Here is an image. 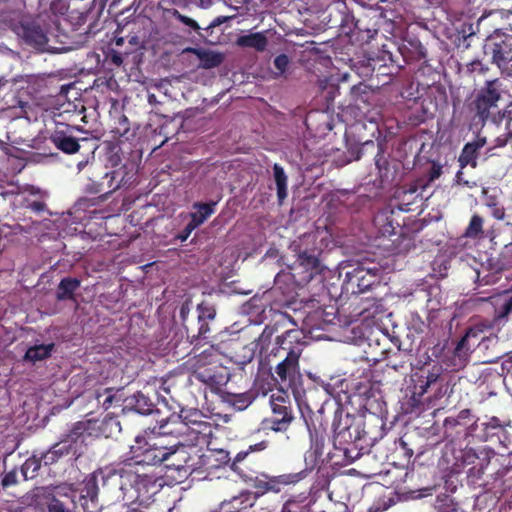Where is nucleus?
<instances>
[{"label":"nucleus","mask_w":512,"mask_h":512,"mask_svg":"<svg viewBox=\"0 0 512 512\" xmlns=\"http://www.w3.org/2000/svg\"><path fill=\"white\" fill-rule=\"evenodd\" d=\"M362 426L361 422L353 421L342 428L337 426L334 429V448L329 453V459L334 465L346 466L369 452L375 438Z\"/></svg>","instance_id":"f257e3e1"},{"label":"nucleus","mask_w":512,"mask_h":512,"mask_svg":"<svg viewBox=\"0 0 512 512\" xmlns=\"http://www.w3.org/2000/svg\"><path fill=\"white\" fill-rule=\"evenodd\" d=\"M502 88L503 82L496 78L487 80L473 93L466 107L475 125L483 127L488 121L498 125L504 120L506 113L501 112L498 105L502 98Z\"/></svg>","instance_id":"f03ea898"},{"label":"nucleus","mask_w":512,"mask_h":512,"mask_svg":"<svg viewBox=\"0 0 512 512\" xmlns=\"http://www.w3.org/2000/svg\"><path fill=\"white\" fill-rule=\"evenodd\" d=\"M102 479L103 489H108L110 486H117L124 495L129 490H134L136 499L149 498L151 495L156 494L161 487V484L158 483V480L154 476L133 471L130 464L118 471H109L106 475L102 476Z\"/></svg>","instance_id":"7ed1b4c3"},{"label":"nucleus","mask_w":512,"mask_h":512,"mask_svg":"<svg viewBox=\"0 0 512 512\" xmlns=\"http://www.w3.org/2000/svg\"><path fill=\"white\" fill-rule=\"evenodd\" d=\"M272 334L273 329L267 326L256 341V349H259L260 355H264L269 363L272 362V358L292 357V353L296 357H301L306 344L301 330L289 329L278 335L272 348L269 349L268 345L271 342Z\"/></svg>","instance_id":"20e7f679"},{"label":"nucleus","mask_w":512,"mask_h":512,"mask_svg":"<svg viewBox=\"0 0 512 512\" xmlns=\"http://www.w3.org/2000/svg\"><path fill=\"white\" fill-rule=\"evenodd\" d=\"M192 368V377L213 391L219 390L229 380L226 367L222 364V354L213 345L194 356Z\"/></svg>","instance_id":"39448f33"},{"label":"nucleus","mask_w":512,"mask_h":512,"mask_svg":"<svg viewBox=\"0 0 512 512\" xmlns=\"http://www.w3.org/2000/svg\"><path fill=\"white\" fill-rule=\"evenodd\" d=\"M85 110L84 106L77 111L76 106L69 103L67 108L56 113L54 116L55 128L51 132L50 141L61 152L75 154L80 149V139L74 136V131H80L75 123V118L81 116Z\"/></svg>","instance_id":"423d86ee"},{"label":"nucleus","mask_w":512,"mask_h":512,"mask_svg":"<svg viewBox=\"0 0 512 512\" xmlns=\"http://www.w3.org/2000/svg\"><path fill=\"white\" fill-rule=\"evenodd\" d=\"M300 357H296L292 353V357L285 356L283 358H272L278 360L275 365V381L280 385L282 392L284 389L290 390L297 401L308 406V394L312 392L311 389H306L304 385V378L300 371L299 364Z\"/></svg>","instance_id":"0eeeda50"},{"label":"nucleus","mask_w":512,"mask_h":512,"mask_svg":"<svg viewBox=\"0 0 512 512\" xmlns=\"http://www.w3.org/2000/svg\"><path fill=\"white\" fill-rule=\"evenodd\" d=\"M87 430L88 424L85 422L79 421L73 424L68 433L62 435L57 443L42 453L44 466L53 465L65 457L77 459L82 454Z\"/></svg>","instance_id":"6e6552de"},{"label":"nucleus","mask_w":512,"mask_h":512,"mask_svg":"<svg viewBox=\"0 0 512 512\" xmlns=\"http://www.w3.org/2000/svg\"><path fill=\"white\" fill-rule=\"evenodd\" d=\"M136 174L135 165L131 161H127L118 168L106 172L103 178L107 180V191L95 198H80L78 205L85 209L103 203L116 190L132 187L136 182Z\"/></svg>","instance_id":"1a4fd4ad"},{"label":"nucleus","mask_w":512,"mask_h":512,"mask_svg":"<svg viewBox=\"0 0 512 512\" xmlns=\"http://www.w3.org/2000/svg\"><path fill=\"white\" fill-rule=\"evenodd\" d=\"M317 238V233H305L291 245L299 266L305 269L307 273L306 279L308 281L321 271L319 256L322 252V241L318 242Z\"/></svg>","instance_id":"9d476101"},{"label":"nucleus","mask_w":512,"mask_h":512,"mask_svg":"<svg viewBox=\"0 0 512 512\" xmlns=\"http://www.w3.org/2000/svg\"><path fill=\"white\" fill-rule=\"evenodd\" d=\"M272 416L262 421L263 429L275 432H285L294 420L293 408L288 396L283 392L282 395L271 396Z\"/></svg>","instance_id":"9b49d317"},{"label":"nucleus","mask_w":512,"mask_h":512,"mask_svg":"<svg viewBox=\"0 0 512 512\" xmlns=\"http://www.w3.org/2000/svg\"><path fill=\"white\" fill-rule=\"evenodd\" d=\"M319 17L328 29L340 28L343 32L348 33L352 29L358 28L357 22L345 2L338 1L329 4Z\"/></svg>","instance_id":"f8f14e48"},{"label":"nucleus","mask_w":512,"mask_h":512,"mask_svg":"<svg viewBox=\"0 0 512 512\" xmlns=\"http://www.w3.org/2000/svg\"><path fill=\"white\" fill-rule=\"evenodd\" d=\"M377 282V274L364 267H356L345 275L342 290L358 295L366 292Z\"/></svg>","instance_id":"ddd939ff"},{"label":"nucleus","mask_w":512,"mask_h":512,"mask_svg":"<svg viewBox=\"0 0 512 512\" xmlns=\"http://www.w3.org/2000/svg\"><path fill=\"white\" fill-rule=\"evenodd\" d=\"M201 419H208L198 409H181L180 414L172 415L164 423L160 425L161 434H185L183 428L187 431L193 423H197Z\"/></svg>","instance_id":"4468645a"},{"label":"nucleus","mask_w":512,"mask_h":512,"mask_svg":"<svg viewBox=\"0 0 512 512\" xmlns=\"http://www.w3.org/2000/svg\"><path fill=\"white\" fill-rule=\"evenodd\" d=\"M486 48L492 54V61L500 69L512 61V35L502 34L488 39Z\"/></svg>","instance_id":"2eb2a0df"},{"label":"nucleus","mask_w":512,"mask_h":512,"mask_svg":"<svg viewBox=\"0 0 512 512\" xmlns=\"http://www.w3.org/2000/svg\"><path fill=\"white\" fill-rule=\"evenodd\" d=\"M475 335L476 332L472 328H469L465 335L462 336L457 342L451 354L444 355L443 363L447 368L451 369L452 371H458L466 366L470 353L468 339Z\"/></svg>","instance_id":"dca6fc26"},{"label":"nucleus","mask_w":512,"mask_h":512,"mask_svg":"<svg viewBox=\"0 0 512 512\" xmlns=\"http://www.w3.org/2000/svg\"><path fill=\"white\" fill-rule=\"evenodd\" d=\"M189 459L186 446L178 442L169 447V454L166 455L164 465L167 470H174L178 473L179 478L185 479L190 474Z\"/></svg>","instance_id":"f3484780"},{"label":"nucleus","mask_w":512,"mask_h":512,"mask_svg":"<svg viewBox=\"0 0 512 512\" xmlns=\"http://www.w3.org/2000/svg\"><path fill=\"white\" fill-rule=\"evenodd\" d=\"M478 419L475 418L471 410L463 409L456 417H447L444 420V427L446 431L453 428H458L457 434L464 433L465 436L473 435L477 428Z\"/></svg>","instance_id":"a211bd4d"},{"label":"nucleus","mask_w":512,"mask_h":512,"mask_svg":"<svg viewBox=\"0 0 512 512\" xmlns=\"http://www.w3.org/2000/svg\"><path fill=\"white\" fill-rule=\"evenodd\" d=\"M252 481L254 483V487L261 493H266L269 491L278 493L281 491L283 486L295 483L297 481V475H280L276 477H270L268 475L262 474L261 477L255 475Z\"/></svg>","instance_id":"6ab92c4d"},{"label":"nucleus","mask_w":512,"mask_h":512,"mask_svg":"<svg viewBox=\"0 0 512 512\" xmlns=\"http://www.w3.org/2000/svg\"><path fill=\"white\" fill-rule=\"evenodd\" d=\"M197 321H195V339L207 338L210 332L209 323L215 320L216 309L213 304L207 301H202L197 305Z\"/></svg>","instance_id":"aec40b11"},{"label":"nucleus","mask_w":512,"mask_h":512,"mask_svg":"<svg viewBox=\"0 0 512 512\" xmlns=\"http://www.w3.org/2000/svg\"><path fill=\"white\" fill-rule=\"evenodd\" d=\"M169 454V447L162 442L146 443V448L140 454H137V464L159 465L164 463L166 455Z\"/></svg>","instance_id":"412c9836"},{"label":"nucleus","mask_w":512,"mask_h":512,"mask_svg":"<svg viewBox=\"0 0 512 512\" xmlns=\"http://www.w3.org/2000/svg\"><path fill=\"white\" fill-rule=\"evenodd\" d=\"M18 34L22 37L26 44L36 48L44 47L48 42L46 32L35 22L22 23Z\"/></svg>","instance_id":"4be33fe9"},{"label":"nucleus","mask_w":512,"mask_h":512,"mask_svg":"<svg viewBox=\"0 0 512 512\" xmlns=\"http://www.w3.org/2000/svg\"><path fill=\"white\" fill-rule=\"evenodd\" d=\"M230 468L237 473L243 480L250 481L257 474L256 463L248 452H238L233 458Z\"/></svg>","instance_id":"5701e85b"},{"label":"nucleus","mask_w":512,"mask_h":512,"mask_svg":"<svg viewBox=\"0 0 512 512\" xmlns=\"http://www.w3.org/2000/svg\"><path fill=\"white\" fill-rule=\"evenodd\" d=\"M486 145L485 137H477L472 142H468L462 148V151L459 156V164L461 168H464L470 165L472 168L477 167V158L479 155L480 149H482Z\"/></svg>","instance_id":"b1692460"},{"label":"nucleus","mask_w":512,"mask_h":512,"mask_svg":"<svg viewBox=\"0 0 512 512\" xmlns=\"http://www.w3.org/2000/svg\"><path fill=\"white\" fill-rule=\"evenodd\" d=\"M123 404V411L131 410L141 415L150 414L154 407L152 401L140 391L123 399Z\"/></svg>","instance_id":"393cba45"},{"label":"nucleus","mask_w":512,"mask_h":512,"mask_svg":"<svg viewBox=\"0 0 512 512\" xmlns=\"http://www.w3.org/2000/svg\"><path fill=\"white\" fill-rule=\"evenodd\" d=\"M195 445L209 444L213 436V425L207 419H201L197 423H193L187 431H185Z\"/></svg>","instance_id":"a878e982"},{"label":"nucleus","mask_w":512,"mask_h":512,"mask_svg":"<svg viewBox=\"0 0 512 512\" xmlns=\"http://www.w3.org/2000/svg\"><path fill=\"white\" fill-rule=\"evenodd\" d=\"M190 53L195 55L200 61L199 67L203 69H212L220 66L224 61V55L220 52L204 48H189Z\"/></svg>","instance_id":"bb28decb"},{"label":"nucleus","mask_w":512,"mask_h":512,"mask_svg":"<svg viewBox=\"0 0 512 512\" xmlns=\"http://www.w3.org/2000/svg\"><path fill=\"white\" fill-rule=\"evenodd\" d=\"M235 44L241 48H251L257 52H263L268 46V39L265 32H255L240 35Z\"/></svg>","instance_id":"cd10ccee"},{"label":"nucleus","mask_w":512,"mask_h":512,"mask_svg":"<svg viewBox=\"0 0 512 512\" xmlns=\"http://www.w3.org/2000/svg\"><path fill=\"white\" fill-rule=\"evenodd\" d=\"M55 348L56 345L53 342L30 346L26 350L23 360L33 364L46 360L51 357L52 353L55 351Z\"/></svg>","instance_id":"c85d7f7f"},{"label":"nucleus","mask_w":512,"mask_h":512,"mask_svg":"<svg viewBox=\"0 0 512 512\" xmlns=\"http://www.w3.org/2000/svg\"><path fill=\"white\" fill-rule=\"evenodd\" d=\"M81 281L77 278L65 277L58 284L56 299L58 301L74 300L75 292L80 287Z\"/></svg>","instance_id":"c756f323"},{"label":"nucleus","mask_w":512,"mask_h":512,"mask_svg":"<svg viewBox=\"0 0 512 512\" xmlns=\"http://www.w3.org/2000/svg\"><path fill=\"white\" fill-rule=\"evenodd\" d=\"M385 147L379 146L378 152L374 156L375 166L378 170V176L382 184L393 181L394 172L390 169V164L384 156Z\"/></svg>","instance_id":"7c9ffc66"},{"label":"nucleus","mask_w":512,"mask_h":512,"mask_svg":"<svg viewBox=\"0 0 512 512\" xmlns=\"http://www.w3.org/2000/svg\"><path fill=\"white\" fill-rule=\"evenodd\" d=\"M216 202H196L193 207L196 209L195 212L189 214L190 220L199 227L203 224L214 212H215Z\"/></svg>","instance_id":"2f4dec72"},{"label":"nucleus","mask_w":512,"mask_h":512,"mask_svg":"<svg viewBox=\"0 0 512 512\" xmlns=\"http://www.w3.org/2000/svg\"><path fill=\"white\" fill-rule=\"evenodd\" d=\"M414 448L412 447L411 439L407 436H403L399 438L398 441L395 442V450L393 452V457L396 458L398 456L403 457V462L399 463L400 466L408 465L411 461L412 456L414 455Z\"/></svg>","instance_id":"473e14b6"},{"label":"nucleus","mask_w":512,"mask_h":512,"mask_svg":"<svg viewBox=\"0 0 512 512\" xmlns=\"http://www.w3.org/2000/svg\"><path fill=\"white\" fill-rule=\"evenodd\" d=\"M98 430L105 438L115 437L121 432L120 421L117 416L109 413L101 421Z\"/></svg>","instance_id":"72a5a7b5"},{"label":"nucleus","mask_w":512,"mask_h":512,"mask_svg":"<svg viewBox=\"0 0 512 512\" xmlns=\"http://www.w3.org/2000/svg\"><path fill=\"white\" fill-rule=\"evenodd\" d=\"M379 146L385 147V143L380 141L367 140L364 143L351 147L349 149L353 160H359L365 155H374L378 152Z\"/></svg>","instance_id":"f704fd0d"},{"label":"nucleus","mask_w":512,"mask_h":512,"mask_svg":"<svg viewBox=\"0 0 512 512\" xmlns=\"http://www.w3.org/2000/svg\"><path fill=\"white\" fill-rule=\"evenodd\" d=\"M191 310V301L186 300L182 303L179 311V316L182 321V325L186 330L187 338H191V343L195 340V320H189L188 316Z\"/></svg>","instance_id":"c9c22d12"},{"label":"nucleus","mask_w":512,"mask_h":512,"mask_svg":"<svg viewBox=\"0 0 512 512\" xmlns=\"http://www.w3.org/2000/svg\"><path fill=\"white\" fill-rule=\"evenodd\" d=\"M374 224L378 227L382 236H391L396 234L397 227L394 225L393 218L386 213L376 215L374 218Z\"/></svg>","instance_id":"e433bc0d"},{"label":"nucleus","mask_w":512,"mask_h":512,"mask_svg":"<svg viewBox=\"0 0 512 512\" xmlns=\"http://www.w3.org/2000/svg\"><path fill=\"white\" fill-rule=\"evenodd\" d=\"M99 491L98 482H97V474L92 473L85 477L82 488H81V496L82 498H89L91 501H94L97 498Z\"/></svg>","instance_id":"4c0bfd02"},{"label":"nucleus","mask_w":512,"mask_h":512,"mask_svg":"<svg viewBox=\"0 0 512 512\" xmlns=\"http://www.w3.org/2000/svg\"><path fill=\"white\" fill-rule=\"evenodd\" d=\"M273 172L277 187V197L279 201H283L287 197V176L279 164H274Z\"/></svg>","instance_id":"58836bf2"},{"label":"nucleus","mask_w":512,"mask_h":512,"mask_svg":"<svg viewBox=\"0 0 512 512\" xmlns=\"http://www.w3.org/2000/svg\"><path fill=\"white\" fill-rule=\"evenodd\" d=\"M421 378L427 380L432 387L436 386L442 376L443 368L439 363H434L420 369Z\"/></svg>","instance_id":"ea45409f"},{"label":"nucleus","mask_w":512,"mask_h":512,"mask_svg":"<svg viewBox=\"0 0 512 512\" xmlns=\"http://www.w3.org/2000/svg\"><path fill=\"white\" fill-rule=\"evenodd\" d=\"M254 396L250 392L240 394H230L228 396V402L237 410H245L249 405L252 404Z\"/></svg>","instance_id":"a19ab883"},{"label":"nucleus","mask_w":512,"mask_h":512,"mask_svg":"<svg viewBox=\"0 0 512 512\" xmlns=\"http://www.w3.org/2000/svg\"><path fill=\"white\" fill-rule=\"evenodd\" d=\"M42 465H44L42 460V453L40 454V456L33 454L22 465L21 471L24 475V478L28 479L29 472H31L30 478L35 477L36 473L38 472Z\"/></svg>","instance_id":"79ce46f5"},{"label":"nucleus","mask_w":512,"mask_h":512,"mask_svg":"<svg viewBox=\"0 0 512 512\" xmlns=\"http://www.w3.org/2000/svg\"><path fill=\"white\" fill-rule=\"evenodd\" d=\"M423 396H418L414 393V390L412 389L411 395L409 397H406L404 401L402 402V410L406 414H413L418 413L423 406L422 401Z\"/></svg>","instance_id":"37998d69"},{"label":"nucleus","mask_w":512,"mask_h":512,"mask_svg":"<svg viewBox=\"0 0 512 512\" xmlns=\"http://www.w3.org/2000/svg\"><path fill=\"white\" fill-rule=\"evenodd\" d=\"M483 218L474 214L465 230L464 235L468 238L476 239L483 234Z\"/></svg>","instance_id":"c03bdc74"},{"label":"nucleus","mask_w":512,"mask_h":512,"mask_svg":"<svg viewBox=\"0 0 512 512\" xmlns=\"http://www.w3.org/2000/svg\"><path fill=\"white\" fill-rule=\"evenodd\" d=\"M112 392L113 389L111 388H107L103 392H96V400L105 410L112 407L114 403H119L121 401V397L113 394Z\"/></svg>","instance_id":"a18cd8bd"},{"label":"nucleus","mask_w":512,"mask_h":512,"mask_svg":"<svg viewBox=\"0 0 512 512\" xmlns=\"http://www.w3.org/2000/svg\"><path fill=\"white\" fill-rule=\"evenodd\" d=\"M369 94H370V87L367 84L362 83V82H360L357 85H353L350 88L351 100L355 103H357L359 101L364 102V103L367 102Z\"/></svg>","instance_id":"49530a36"},{"label":"nucleus","mask_w":512,"mask_h":512,"mask_svg":"<svg viewBox=\"0 0 512 512\" xmlns=\"http://www.w3.org/2000/svg\"><path fill=\"white\" fill-rule=\"evenodd\" d=\"M322 89V97L326 100L327 105L333 104L336 96L339 94V86L335 84H329L327 80L320 82Z\"/></svg>","instance_id":"de8ad7c7"},{"label":"nucleus","mask_w":512,"mask_h":512,"mask_svg":"<svg viewBox=\"0 0 512 512\" xmlns=\"http://www.w3.org/2000/svg\"><path fill=\"white\" fill-rule=\"evenodd\" d=\"M414 393L418 396H424L432 388V385L427 382L426 379L421 378V374L416 372L412 376Z\"/></svg>","instance_id":"09e8293b"},{"label":"nucleus","mask_w":512,"mask_h":512,"mask_svg":"<svg viewBox=\"0 0 512 512\" xmlns=\"http://www.w3.org/2000/svg\"><path fill=\"white\" fill-rule=\"evenodd\" d=\"M498 270L512 268V244L506 245L497 259Z\"/></svg>","instance_id":"8fccbe9b"},{"label":"nucleus","mask_w":512,"mask_h":512,"mask_svg":"<svg viewBox=\"0 0 512 512\" xmlns=\"http://www.w3.org/2000/svg\"><path fill=\"white\" fill-rule=\"evenodd\" d=\"M512 313V296L507 299L500 307L495 308L493 320L496 323L506 321Z\"/></svg>","instance_id":"3c124183"},{"label":"nucleus","mask_w":512,"mask_h":512,"mask_svg":"<svg viewBox=\"0 0 512 512\" xmlns=\"http://www.w3.org/2000/svg\"><path fill=\"white\" fill-rule=\"evenodd\" d=\"M488 70V66L483 64L480 60H473L466 64V73L471 76L484 75Z\"/></svg>","instance_id":"603ef678"},{"label":"nucleus","mask_w":512,"mask_h":512,"mask_svg":"<svg viewBox=\"0 0 512 512\" xmlns=\"http://www.w3.org/2000/svg\"><path fill=\"white\" fill-rule=\"evenodd\" d=\"M290 64V59L286 54L277 55L273 60V65L276 69V75H283Z\"/></svg>","instance_id":"864d4df0"},{"label":"nucleus","mask_w":512,"mask_h":512,"mask_svg":"<svg viewBox=\"0 0 512 512\" xmlns=\"http://www.w3.org/2000/svg\"><path fill=\"white\" fill-rule=\"evenodd\" d=\"M84 192L86 194L100 196L101 194L105 193L106 191H104V189H103V183L92 180V179H88L87 183L84 186Z\"/></svg>","instance_id":"5fc2aeb1"},{"label":"nucleus","mask_w":512,"mask_h":512,"mask_svg":"<svg viewBox=\"0 0 512 512\" xmlns=\"http://www.w3.org/2000/svg\"><path fill=\"white\" fill-rule=\"evenodd\" d=\"M118 124H119V126L115 127L113 132L115 133V135H118L119 138L124 137V138L128 139V134L130 132V128H129V121H128L127 117L126 116L120 117L118 120Z\"/></svg>","instance_id":"6e6d98bb"},{"label":"nucleus","mask_w":512,"mask_h":512,"mask_svg":"<svg viewBox=\"0 0 512 512\" xmlns=\"http://www.w3.org/2000/svg\"><path fill=\"white\" fill-rule=\"evenodd\" d=\"M105 61L109 64H113L116 67H119L123 63L122 54L114 49H110L105 56Z\"/></svg>","instance_id":"4d7b16f0"},{"label":"nucleus","mask_w":512,"mask_h":512,"mask_svg":"<svg viewBox=\"0 0 512 512\" xmlns=\"http://www.w3.org/2000/svg\"><path fill=\"white\" fill-rule=\"evenodd\" d=\"M174 16L178 21L190 27L191 29L195 31H198L200 29V26L194 19L179 13L177 10L175 11Z\"/></svg>","instance_id":"13d9d810"},{"label":"nucleus","mask_w":512,"mask_h":512,"mask_svg":"<svg viewBox=\"0 0 512 512\" xmlns=\"http://www.w3.org/2000/svg\"><path fill=\"white\" fill-rule=\"evenodd\" d=\"M197 228V226L190 220L187 225L181 230L178 235L177 239L181 242H184L188 239V237L191 235V233Z\"/></svg>","instance_id":"bf43d9fd"},{"label":"nucleus","mask_w":512,"mask_h":512,"mask_svg":"<svg viewBox=\"0 0 512 512\" xmlns=\"http://www.w3.org/2000/svg\"><path fill=\"white\" fill-rule=\"evenodd\" d=\"M17 483V473L15 470L7 472L2 478L1 485L3 488L10 487Z\"/></svg>","instance_id":"052dcab7"},{"label":"nucleus","mask_w":512,"mask_h":512,"mask_svg":"<svg viewBox=\"0 0 512 512\" xmlns=\"http://www.w3.org/2000/svg\"><path fill=\"white\" fill-rule=\"evenodd\" d=\"M270 442L268 440H262L256 444L250 445L247 450H243L242 452H248V455L251 456L254 452H260L268 448Z\"/></svg>","instance_id":"680f3d73"},{"label":"nucleus","mask_w":512,"mask_h":512,"mask_svg":"<svg viewBox=\"0 0 512 512\" xmlns=\"http://www.w3.org/2000/svg\"><path fill=\"white\" fill-rule=\"evenodd\" d=\"M441 174H442V166L437 163H433L428 172L429 181H434V180L438 179L441 176Z\"/></svg>","instance_id":"e2e57ef3"},{"label":"nucleus","mask_w":512,"mask_h":512,"mask_svg":"<svg viewBox=\"0 0 512 512\" xmlns=\"http://www.w3.org/2000/svg\"><path fill=\"white\" fill-rule=\"evenodd\" d=\"M48 512H66L64 505L58 499H53L52 503L48 505Z\"/></svg>","instance_id":"0e129e2a"},{"label":"nucleus","mask_w":512,"mask_h":512,"mask_svg":"<svg viewBox=\"0 0 512 512\" xmlns=\"http://www.w3.org/2000/svg\"><path fill=\"white\" fill-rule=\"evenodd\" d=\"M27 207L35 213H41L46 209V204L43 201H32Z\"/></svg>","instance_id":"69168bd1"},{"label":"nucleus","mask_w":512,"mask_h":512,"mask_svg":"<svg viewBox=\"0 0 512 512\" xmlns=\"http://www.w3.org/2000/svg\"><path fill=\"white\" fill-rule=\"evenodd\" d=\"M108 165L113 168V169H116L118 168L119 166H121V157L118 153H113L111 154L109 157H108Z\"/></svg>","instance_id":"338daca9"},{"label":"nucleus","mask_w":512,"mask_h":512,"mask_svg":"<svg viewBox=\"0 0 512 512\" xmlns=\"http://www.w3.org/2000/svg\"><path fill=\"white\" fill-rule=\"evenodd\" d=\"M485 425V429H499V428H502V425L500 423V420L499 418L493 416L490 418V420L484 424Z\"/></svg>","instance_id":"774afa93"}]
</instances>
